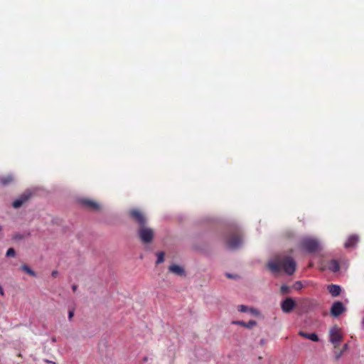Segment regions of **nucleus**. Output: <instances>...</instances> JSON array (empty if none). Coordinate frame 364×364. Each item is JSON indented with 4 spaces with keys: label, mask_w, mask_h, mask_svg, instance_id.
Segmentation results:
<instances>
[{
    "label": "nucleus",
    "mask_w": 364,
    "mask_h": 364,
    "mask_svg": "<svg viewBox=\"0 0 364 364\" xmlns=\"http://www.w3.org/2000/svg\"><path fill=\"white\" fill-rule=\"evenodd\" d=\"M267 267L274 273H278L283 269L286 274L291 275L296 270V264L291 256L282 255H278L274 260L269 261Z\"/></svg>",
    "instance_id": "nucleus-1"
},
{
    "label": "nucleus",
    "mask_w": 364,
    "mask_h": 364,
    "mask_svg": "<svg viewBox=\"0 0 364 364\" xmlns=\"http://www.w3.org/2000/svg\"><path fill=\"white\" fill-rule=\"evenodd\" d=\"M299 247L309 253H314L320 250L318 241L313 237H305L301 239Z\"/></svg>",
    "instance_id": "nucleus-2"
},
{
    "label": "nucleus",
    "mask_w": 364,
    "mask_h": 364,
    "mask_svg": "<svg viewBox=\"0 0 364 364\" xmlns=\"http://www.w3.org/2000/svg\"><path fill=\"white\" fill-rule=\"evenodd\" d=\"M138 236L141 242L144 244H149L153 241L154 237V232L153 229L144 225L139 227Z\"/></svg>",
    "instance_id": "nucleus-3"
},
{
    "label": "nucleus",
    "mask_w": 364,
    "mask_h": 364,
    "mask_svg": "<svg viewBox=\"0 0 364 364\" xmlns=\"http://www.w3.org/2000/svg\"><path fill=\"white\" fill-rule=\"evenodd\" d=\"M129 217L139 225V227H141L146 225V218L144 214L139 209H131L129 211Z\"/></svg>",
    "instance_id": "nucleus-4"
},
{
    "label": "nucleus",
    "mask_w": 364,
    "mask_h": 364,
    "mask_svg": "<svg viewBox=\"0 0 364 364\" xmlns=\"http://www.w3.org/2000/svg\"><path fill=\"white\" fill-rule=\"evenodd\" d=\"M227 246L228 248L234 250L237 248L242 243L241 235L239 232L235 231L229 236L227 240Z\"/></svg>",
    "instance_id": "nucleus-5"
},
{
    "label": "nucleus",
    "mask_w": 364,
    "mask_h": 364,
    "mask_svg": "<svg viewBox=\"0 0 364 364\" xmlns=\"http://www.w3.org/2000/svg\"><path fill=\"white\" fill-rule=\"evenodd\" d=\"M342 340V336L338 328L334 327L330 331V341L334 345V347H337Z\"/></svg>",
    "instance_id": "nucleus-6"
},
{
    "label": "nucleus",
    "mask_w": 364,
    "mask_h": 364,
    "mask_svg": "<svg viewBox=\"0 0 364 364\" xmlns=\"http://www.w3.org/2000/svg\"><path fill=\"white\" fill-rule=\"evenodd\" d=\"M31 194L29 192H25L22 193L17 199L12 203V206L14 208H18L21 207L25 203H26L31 198Z\"/></svg>",
    "instance_id": "nucleus-7"
},
{
    "label": "nucleus",
    "mask_w": 364,
    "mask_h": 364,
    "mask_svg": "<svg viewBox=\"0 0 364 364\" xmlns=\"http://www.w3.org/2000/svg\"><path fill=\"white\" fill-rule=\"evenodd\" d=\"M346 308L341 301H335L331 308V314L334 317L339 316L344 312Z\"/></svg>",
    "instance_id": "nucleus-8"
},
{
    "label": "nucleus",
    "mask_w": 364,
    "mask_h": 364,
    "mask_svg": "<svg viewBox=\"0 0 364 364\" xmlns=\"http://www.w3.org/2000/svg\"><path fill=\"white\" fill-rule=\"evenodd\" d=\"M296 306L294 300L291 297H287L281 304L282 310L285 313L291 312Z\"/></svg>",
    "instance_id": "nucleus-9"
},
{
    "label": "nucleus",
    "mask_w": 364,
    "mask_h": 364,
    "mask_svg": "<svg viewBox=\"0 0 364 364\" xmlns=\"http://www.w3.org/2000/svg\"><path fill=\"white\" fill-rule=\"evenodd\" d=\"M80 203L86 208L90 210H98L100 209V205L98 203L89 198H82Z\"/></svg>",
    "instance_id": "nucleus-10"
},
{
    "label": "nucleus",
    "mask_w": 364,
    "mask_h": 364,
    "mask_svg": "<svg viewBox=\"0 0 364 364\" xmlns=\"http://www.w3.org/2000/svg\"><path fill=\"white\" fill-rule=\"evenodd\" d=\"M168 271L178 276L186 275L184 269L182 267L177 264L170 265L168 267Z\"/></svg>",
    "instance_id": "nucleus-11"
},
{
    "label": "nucleus",
    "mask_w": 364,
    "mask_h": 364,
    "mask_svg": "<svg viewBox=\"0 0 364 364\" xmlns=\"http://www.w3.org/2000/svg\"><path fill=\"white\" fill-rule=\"evenodd\" d=\"M327 289L329 291V293L331 294V296H337L341 292V287L339 285H336V284H329L327 287Z\"/></svg>",
    "instance_id": "nucleus-12"
},
{
    "label": "nucleus",
    "mask_w": 364,
    "mask_h": 364,
    "mask_svg": "<svg viewBox=\"0 0 364 364\" xmlns=\"http://www.w3.org/2000/svg\"><path fill=\"white\" fill-rule=\"evenodd\" d=\"M327 268L333 272H336L340 269V264L337 260L331 259L328 262Z\"/></svg>",
    "instance_id": "nucleus-13"
},
{
    "label": "nucleus",
    "mask_w": 364,
    "mask_h": 364,
    "mask_svg": "<svg viewBox=\"0 0 364 364\" xmlns=\"http://www.w3.org/2000/svg\"><path fill=\"white\" fill-rule=\"evenodd\" d=\"M299 335L314 342H317L319 340L317 334L315 333H309L304 331H299Z\"/></svg>",
    "instance_id": "nucleus-14"
},
{
    "label": "nucleus",
    "mask_w": 364,
    "mask_h": 364,
    "mask_svg": "<svg viewBox=\"0 0 364 364\" xmlns=\"http://www.w3.org/2000/svg\"><path fill=\"white\" fill-rule=\"evenodd\" d=\"M358 242V237L357 235H351L348 237V240L345 243L346 247H350L355 246Z\"/></svg>",
    "instance_id": "nucleus-15"
},
{
    "label": "nucleus",
    "mask_w": 364,
    "mask_h": 364,
    "mask_svg": "<svg viewBox=\"0 0 364 364\" xmlns=\"http://www.w3.org/2000/svg\"><path fill=\"white\" fill-rule=\"evenodd\" d=\"M238 311L241 312H250L252 314H258V312L256 309L252 308H249L247 306L245 305H240L238 306Z\"/></svg>",
    "instance_id": "nucleus-16"
},
{
    "label": "nucleus",
    "mask_w": 364,
    "mask_h": 364,
    "mask_svg": "<svg viewBox=\"0 0 364 364\" xmlns=\"http://www.w3.org/2000/svg\"><path fill=\"white\" fill-rule=\"evenodd\" d=\"M21 269L26 272V273H28L29 275L32 276V277H36V272L32 270L27 264H23L21 266Z\"/></svg>",
    "instance_id": "nucleus-17"
},
{
    "label": "nucleus",
    "mask_w": 364,
    "mask_h": 364,
    "mask_svg": "<svg viewBox=\"0 0 364 364\" xmlns=\"http://www.w3.org/2000/svg\"><path fill=\"white\" fill-rule=\"evenodd\" d=\"M164 255H165V254L164 252H158L156 253L157 260H156V263L157 264L162 263L164 261Z\"/></svg>",
    "instance_id": "nucleus-18"
},
{
    "label": "nucleus",
    "mask_w": 364,
    "mask_h": 364,
    "mask_svg": "<svg viewBox=\"0 0 364 364\" xmlns=\"http://www.w3.org/2000/svg\"><path fill=\"white\" fill-rule=\"evenodd\" d=\"M13 181L11 176L3 177L0 178V183L3 185H7Z\"/></svg>",
    "instance_id": "nucleus-19"
},
{
    "label": "nucleus",
    "mask_w": 364,
    "mask_h": 364,
    "mask_svg": "<svg viewBox=\"0 0 364 364\" xmlns=\"http://www.w3.org/2000/svg\"><path fill=\"white\" fill-rule=\"evenodd\" d=\"M280 291L282 294H287L290 292V287L287 285H282L280 288Z\"/></svg>",
    "instance_id": "nucleus-20"
},
{
    "label": "nucleus",
    "mask_w": 364,
    "mask_h": 364,
    "mask_svg": "<svg viewBox=\"0 0 364 364\" xmlns=\"http://www.w3.org/2000/svg\"><path fill=\"white\" fill-rule=\"evenodd\" d=\"M16 255V252H15V250L14 248H9L8 249V250L6 251V257H14Z\"/></svg>",
    "instance_id": "nucleus-21"
},
{
    "label": "nucleus",
    "mask_w": 364,
    "mask_h": 364,
    "mask_svg": "<svg viewBox=\"0 0 364 364\" xmlns=\"http://www.w3.org/2000/svg\"><path fill=\"white\" fill-rule=\"evenodd\" d=\"M257 322L254 320H250L247 323H245V327L251 328L253 326H256Z\"/></svg>",
    "instance_id": "nucleus-22"
},
{
    "label": "nucleus",
    "mask_w": 364,
    "mask_h": 364,
    "mask_svg": "<svg viewBox=\"0 0 364 364\" xmlns=\"http://www.w3.org/2000/svg\"><path fill=\"white\" fill-rule=\"evenodd\" d=\"M293 287L296 290H300L303 288V284L301 282L298 281L294 283Z\"/></svg>",
    "instance_id": "nucleus-23"
},
{
    "label": "nucleus",
    "mask_w": 364,
    "mask_h": 364,
    "mask_svg": "<svg viewBox=\"0 0 364 364\" xmlns=\"http://www.w3.org/2000/svg\"><path fill=\"white\" fill-rule=\"evenodd\" d=\"M24 237L23 235H21V234H19V233H17V234H15L13 235V239L15 240H22L23 238Z\"/></svg>",
    "instance_id": "nucleus-24"
},
{
    "label": "nucleus",
    "mask_w": 364,
    "mask_h": 364,
    "mask_svg": "<svg viewBox=\"0 0 364 364\" xmlns=\"http://www.w3.org/2000/svg\"><path fill=\"white\" fill-rule=\"evenodd\" d=\"M232 323L237 324V325H240V326H244V327H245V322L243 321H232Z\"/></svg>",
    "instance_id": "nucleus-25"
},
{
    "label": "nucleus",
    "mask_w": 364,
    "mask_h": 364,
    "mask_svg": "<svg viewBox=\"0 0 364 364\" xmlns=\"http://www.w3.org/2000/svg\"><path fill=\"white\" fill-rule=\"evenodd\" d=\"M73 316H74V311L73 310L69 311V312H68L69 320H71L72 318L73 317Z\"/></svg>",
    "instance_id": "nucleus-26"
},
{
    "label": "nucleus",
    "mask_w": 364,
    "mask_h": 364,
    "mask_svg": "<svg viewBox=\"0 0 364 364\" xmlns=\"http://www.w3.org/2000/svg\"><path fill=\"white\" fill-rule=\"evenodd\" d=\"M58 274V272L57 271H53L51 274L53 277H56Z\"/></svg>",
    "instance_id": "nucleus-27"
},
{
    "label": "nucleus",
    "mask_w": 364,
    "mask_h": 364,
    "mask_svg": "<svg viewBox=\"0 0 364 364\" xmlns=\"http://www.w3.org/2000/svg\"><path fill=\"white\" fill-rule=\"evenodd\" d=\"M0 294L4 296V289L2 288V287L0 285Z\"/></svg>",
    "instance_id": "nucleus-28"
},
{
    "label": "nucleus",
    "mask_w": 364,
    "mask_h": 364,
    "mask_svg": "<svg viewBox=\"0 0 364 364\" xmlns=\"http://www.w3.org/2000/svg\"><path fill=\"white\" fill-rule=\"evenodd\" d=\"M77 286L75 284L73 285V287H72L73 291H75L77 290Z\"/></svg>",
    "instance_id": "nucleus-29"
},
{
    "label": "nucleus",
    "mask_w": 364,
    "mask_h": 364,
    "mask_svg": "<svg viewBox=\"0 0 364 364\" xmlns=\"http://www.w3.org/2000/svg\"><path fill=\"white\" fill-rule=\"evenodd\" d=\"M226 275L229 278H232L233 277L232 275H231L230 274H227Z\"/></svg>",
    "instance_id": "nucleus-30"
},
{
    "label": "nucleus",
    "mask_w": 364,
    "mask_h": 364,
    "mask_svg": "<svg viewBox=\"0 0 364 364\" xmlns=\"http://www.w3.org/2000/svg\"><path fill=\"white\" fill-rule=\"evenodd\" d=\"M291 236H293V233H291V235L289 234V235H288L289 237H291Z\"/></svg>",
    "instance_id": "nucleus-31"
},
{
    "label": "nucleus",
    "mask_w": 364,
    "mask_h": 364,
    "mask_svg": "<svg viewBox=\"0 0 364 364\" xmlns=\"http://www.w3.org/2000/svg\"><path fill=\"white\" fill-rule=\"evenodd\" d=\"M144 361H146L148 359H147V358H146V357H145V358H144Z\"/></svg>",
    "instance_id": "nucleus-32"
},
{
    "label": "nucleus",
    "mask_w": 364,
    "mask_h": 364,
    "mask_svg": "<svg viewBox=\"0 0 364 364\" xmlns=\"http://www.w3.org/2000/svg\"><path fill=\"white\" fill-rule=\"evenodd\" d=\"M2 228H1V226L0 225V232L1 231Z\"/></svg>",
    "instance_id": "nucleus-33"
}]
</instances>
